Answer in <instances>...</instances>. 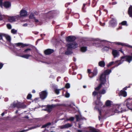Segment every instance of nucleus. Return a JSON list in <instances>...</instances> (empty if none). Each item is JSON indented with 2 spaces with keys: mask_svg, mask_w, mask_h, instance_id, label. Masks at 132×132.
I'll list each match as a JSON object with an SVG mask.
<instances>
[{
  "mask_svg": "<svg viewBox=\"0 0 132 132\" xmlns=\"http://www.w3.org/2000/svg\"><path fill=\"white\" fill-rule=\"evenodd\" d=\"M67 51L65 52V55H68L73 53L72 49H75L78 47V44L75 42H73L68 44L67 45Z\"/></svg>",
  "mask_w": 132,
  "mask_h": 132,
  "instance_id": "obj_1",
  "label": "nucleus"
},
{
  "mask_svg": "<svg viewBox=\"0 0 132 132\" xmlns=\"http://www.w3.org/2000/svg\"><path fill=\"white\" fill-rule=\"evenodd\" d=\"M30 52H32L31 49L30 48H27L23 52L24 53L27 54L23 55H20V56L27 59H28L29 57L32 56V55L30 54Z\"/></svg>",
  "mask_w": 132,
  "mask_h": 132,
  "instance_id": "obj_2",
  "label": "nucleus"
},
{
  "mask_svg": "<svg viewBox=\"0 0 132 132\" xmlns=\"http://www.w3.org/2000/svg\"><path fill=\"white\" fill-rule=\"evenodd\" d=\"M131 55H126L122 56L121 58V60H122V59H125V61L129 63H130L132 61V53L131 54Z\"/></svg>",
  "mask_w": 132,
  "mask_h": 132,
  "instance_id": "obj_3",
  "label": "nucleus"
},
{
  "mask_svg": "<svg viewBox=\"0 0 132 132\" xmlns=\"http://www.w3.org/2000/svg\"><path fill=\"white\" fill-rule=\"evenodd\" d=\"M99 80L100 81V83H102L103 85H104L106 81V76L102 73L100 75Z\"/></svg>",
  "mask_w": 132,
  "mask_h": 132,
  "instance_id": "obj_4",
  "label": "nucleus"
},
{
  "mask_svg": "<svg viewBox=\"0 0 132 132\" xmlns=\"http://www.w3.org/2000/svg\"><path fill=\"white\" fill-rule=\"evenodd\" d=\"M55 13L54 11H52L48 12L47 13L45 14L46 19H50L53 18V15Z\"/></svg>",
  "mask_w": 132,
  "mask_h": 132,
  "instance_id": "obj_5",
  "label": "nucleus"
},
{
  "mask_svg": "<svg viewBox=\"0 0 132 132\" xmlns=\"http://www.w3.org/2000/svg\"><path fill=\"white\" fill-rule=\"evenodd\" d=\"M40 98L42 100L45 99L47 95V93L46 90L43 91L39 93Z\"/></svg>",
  "mask_w": 132,
  "mask_h": 132,
  "instance_id": "obj_6",
  "label": "nucleus"
},
{
  "mask_svg": "<svg viewBox=\"0 0 132 132\" xmlns=\"http://www.w3.org/2000/svg\"><path fill=\"white\" fill-rule=\"evenodd\" d=\"M76 37L74 36H70L67 37L66 38V40L67 42H73L75 41L76 39Z\"/></svg>",
  "mask_w": 132,
  "mask_h": 132,
  "instance_id": "obj_7",
  "label": "nucleus"
},
{
  "mask_svg": "<svg viewBox=\"0 0 132 132\" xmlns=\"http://www.w3.org/2000/svg\"><path fill=\"white\" fill-rule=\"evenodd\" d=\"M27 12L25 10L22 9L20 12V15L21 17H26L27 15Z\"/></svg>",
  "mask_w": 132,
  "mask_h": 132,
  "instance_id": "obj_8",
  "label": "nucleus"
},
{
  "mask_svg": "<svg viewBox=\"0 0 132 132\" xmlns=\"http://www.w3.org/2000/svg\"><path fill=\"white\" fill-rule=\"evenodd\" d=\"M54 51L53 49H48L45 50L44 51L45 54L46 55H49L53 53Z\"/></svg>",
  "mask_w": 132,
  "mask_h": 132,
  "instance_id": "obj_9",
  "label": "nucleus"
},
{
  "mask_svg": "<svg viewBox=\"0 0 132 132\" xmlns=\"http://www.w3.org/2000/svg\"><path fill=\"white\" fill-rule=\"evenodd\" d=\"M11 3L7 1H6L3 3V6L6 9L8 8L11 6Z\"/></svg>",
  "mask_w": 132,
  "mask_h": 132,
  "instance_id": "obj_10",
  "label": "nucleus"
},
{
  "mask_svg": "<svg viewBox=\"0 0 132 132\" xmlns=\"http://www.w3.org/2000/svg\"><path fill=\"white\" fill-rule=\"evenodd\" d=\"M116 20L114 18H112L110 21V25L112 27H115L117 25Z\"/></svg>",
  "mask_w": 132,
  "mask_h": 132,
  "instance_id": "obj_11",
  "label": "nucleus"
},
{
  "mask_svg": "<svg viewBox=\"0 0 132 132\" xmlns=\"http://www.w3.org/2000/svg\"><path fill=\"white\" fill-rule=\"evenodd\" d=\"M126 105L128 108L132 110V101H128L126 103Z\"/></svg>",
  "mask_w": 132,
  "mask_h": 132,
  "instance_id": "obj_12",
  "label": "nucleus"
},
{
  "mask_svg": "<svg viewBox=\"0 0 132 132\" xmlns=\"http://www.w3.org/2000/svg\"><path fill=\"white\" fill-rule=\"evenodd\" d=\"M116 44L118 45H121L122 46H127L128 47L132 48V46H131L129 45H127L125 44V43H122L119 42H116Z\"/></svg>",
  "mask_w": 132,
  "mask_h": 132,
  "instance_id": "obj_13",
  "label": "nucleus"
},
{
  "mask_svg": "<svg viewBox=\"0 0 132 132\" xmlns=\"http://www.w3.org/2000/svg\"><path fill=\"white\" fill-rule=\"evenodd\" d=\"M72 125L69 123H67L64 125L61 126L60 127L61 129H64L69 128L71 127Z\"/></svg>",
  "mask_w": 132,
  "mask_h": 132,
  "instance_id": "obj_14",
  "label": "nucleus"
},
{
  "mask_svg": "<svg viewBox=\"0 0 132 132\" xmlns=\"http://www.w3.org/2000/svg\"><path fill=\"white\" fill-rule=\"evenodd\" d=\"M16 46H21V47L22 48L24 47L25 46H28L29 45L27 44H23V43H19L15 44Z\"/></svg>",
  "mask_w": 132,
  "mask_h": 132,
  "instance_id": "obj_15",
  "label": "nucleus"
},
{
  "mask_svg": "<svg viewBox=\"0 0 132 132\" xmlns=\"http://www.w3.org/2000/svg\"><path fill=\"white\" fill-rule=\"evenodd\" d=\"M98 74V70L96 68H95L92 72V78L96 76Z\"/></svg>",
  "mask_w": 132,
  "mask_h": 132,
  "instance_id": "obj_16",
  "label": "nucleus"
},
{
  "mask_svg": "<svg viewBox=\"0 0 132 132\" xmlns=\"http://www.w3.org/2000/svg\"><path fill=\"white\" fill-rule=\"evenodd\" d=\"M128 13L129 17L132 18V5H130L128 8Z\"/></svg>",
  "mask_w": 132,
  "mask_h": 132,
  "instance_id": "obj_17",
  "label": "nucleus"
},
{
  "mask_svg": "<svg viewBox=\"0 0 132 132\" xmlns=\"http://www.w3.org/2000/svg\"><path fill=\"white\" fill-rule=\"evenodd\" d=\"M118 53V51L116 50H112V54L114 58H115L118 56L119 55Z\"/></svg>",
  "mask_w": 132,
  "mask_h": 132,
  "instance_id": "obj_18",
  "label": "nucleus"
},
{
  "mask_svg": "<svg viewBox=\"0 0 132 132\" xmlns=\"http://www.w3.org/2000/svg\"><path fill=\"white\" fill-rule=\"evenodd\" d=\"M54 107L53 105H48L46 108V110L50 113L52 111V108Z\"/></svg>",
  "mask_w": 132,
  "mask_h": 132,
  "instance_id": "obj_19",
  "label": "nucleus"
},
{
  "mask_svg": "<svg viewBox=\"0 0 132 132\" xmlns=\"http://www.w3.org/2000/svg\"><path fill=\"white\" fill-rule=\"evenodd\" d=\"M111 72V70L108 69L105 70L102 73L106 76L109 75Z\"/></svg>",
  "mask_w": 132,
  "mask_h": 132,
  "instance_id": "obj_20",
  "label": "nucleus"
},
{
  "mask_svg": "<svg viewBox=\"0 0 132 132\" xmlns=\"http://www.w3.org/2000/svg\"><path fill=\"white\" fill-rule=\"evenodd\" d=\"M121 107L120 106H118L116 109L114 110V112L115 113H119L120 112H122V110H121Z\"/></svg>",
  "mask_w": 132,
  "mask_h": 132,
  "instance_id": "obj_21",
  "label": "nucleus"
},
{
  "mask_svg": "<svg viewBox=\"0 0 132 132\" xmlns=\"http://www.w3.org/2000/svg\"><path fill=\"white\" fill-rule=\"evenodd\" d=\"M98 65L102 67H104L105 65V62L103 61H101L98 62Z\"/></svg>",
  "mask_w": 132,
  "mask_h": 132,
  "instance_id": "obj_22",
  "label": "nucleus"
},
{
  "mask_svg": "<svg viewBox=\"0 0 132 132\" xmlns=\"http://www.w3.org/2000/svg\"><path fill=\"white\" fill-rule=\"evenodd\" d=\"M120 94L124 97H126L127 95V92L125 90H121L120 92Z\"/></svg>",
  "mask_w": 132,
  "mask_h": 132,
  "instance_id": "obj_23",
  "label": "nucleus"
},
{
  "mask_svg": "<svg viewBox=\"0 0 132 132\" xmlns=\"http://www.w3.org/2000/svg\"><path fill=\"white\" fill-rule=\"evenodd\" d=\"M26 105L23 103H21L19 102V108L24 109L26 108Z\"/></svg>",
  "mask_w": 132,
  "mask_h": 132,
  "instance_id": "obj_24",
  "label": "nucleus"
},
{
  "mask_svg": "<svg viewBox=\"0 0 132 132\" xmlns=\"http://www.w3.org/2000/svg\"><path fill=\"white\" fill-rule=\"evenodd\" d=\"M102 85H103V84L102 83H100L97 87L95 88V90L96 91H99L100 88L102 87Z\"/></svg>",
  "mask_w": 132,
  "mask_h": 132,
  "instance_id": "obj_25",
  "label": "nucleus"
},
{
  "mask_svg": "<svg viewBox=\"0 0 132 132\" xmlns=\"http://www.w3.org/2000/svg\"><path fill=\"white\" fill-rule=\"evenodd\" d=\"M87 50V47L86 46H82L81 47L80 50L82 52H86Z\"/></svg>",
  "mask_w": 132,
  "mask_h": 132,
  "instance_id": "obj_26",
  "label": "nucleus"
},
{
  "mask_svg": "<svg viewBox=\"0 0 132 132\" xmlns=\"http://www.w3.org/2000/svg\"><path fill=\"white\" fill-rule=\"evenodd\" d=\"M4 37H5L7 41L9 42H10L11 39V37L10 36L4 34Z\"/></svg>",
  "mask_w": 132,
  "mask_h": 132,
  "instance_id": "obj_27",
  "label": "nucleus"
},
{
  "mask_svg": "<svg viewBox=\"0 0 132 132\" xmlns=\"http://www.w3.org/2000/svg\"><path fill=\"white\" fill-rule=\"evenodd\" d=\"M19 102H14L13 104V106L14 108L16 107L18 109H19Z\"/></svg>",
  "mask_w": 132,
  "mask_h": 132,
  "instance_id": "obj_28",
  "label": "nucleus"
},
{
  "mask_svg": "<svg viewBox=\"0 0 132 132\" xmlns=\"http://www.w3.org/2000/svg\"><path fill=\"white\" fill-rule=\"evenodd\" d=\"M8 20L10 22H12L15 21V19L14 16L10 17L9 18Z\"/></svg>",
  "mask_w": 132,
  "mask_h": 132,
  "instance_id": "obj_29",
  "label": "nucleus"
},
{
  "mask_svg": "<svg viewBox=\"0 0 132 132\" xmlns=\"http://www.w3.org/2000/svg\"><path fill=\"white\" fill-rule=\"evenodd\" d=\"M111 101L109 100H107L105 103V105L107 106H110L111 105Z\"/></svg>",
  "mask_w": 132,
  "mask_h": 132,
  "instance_id": "obj_30",
  "label": "nucleus"
},
{
  "mask_svg": "<svg viewBox=\"0 0 132 132\" xmlns=\"http://www.w3.org/2000/svg\"><path fill=\"white\" fill-rule=\"evenodd\" d=\"M98 1V0H93L92 4V7H94L96 5Z\"/></svg>",
  "mask_w": 132,
  "mask_h": 132,
  "instance_id": "obj_31",
  "label": "nucleus"
},
{
  "mask_svg": "<svg viewBox=\"0 0 132 132\" xmlns=\"http://www.w3.org/2000/svg\"><path fill=\"white\" fill-rule=\"evenodd\" d=\"M87 73H88L89 77L90 78H92V72L90 69H87Z\"/></svg>",
  "mask_w": 132,
  "mask_h": 132,
  "instance_id": "obj_32",
  "label": "nucleus"
},
{
  "mask_svg": "<svg viewBox=\"0 0 132 132\" xmlns=\"http://www.w3.org/2000/svg\"><path fill=\"white\" fill-rule=\"evenodd\" d=\"M51 125V123L50 122H48L46 124H45V125H43L42 127H41L42 128H45L47 127L48 126H50Z\"/></svg>",
  "mask_w": 132,
  "mask_h": 132,
  "instance_id": "obj_33",
  "label": "nucleus"
},
{
  "mask_svg": "<svg viewBox=\"0 0 132 132\" xmlns=\"http://www.w3.org/2000/svg\"><path fill=\"white\" fill-rule=\"evenodd\" d=\"M95 45L97 47H102V45L101 42H97L95 43Z\"/></svg>",
  "mask_w": 132,
  "mask_h": 132,
  "instance_id": "obj_34",
  "label": "nucleus"
},
{
  "mask_svg": "<svg viewBox=\"0 0 132 132\" xmlns=\"http://www.w3.org/2000/svg\"><path fill=\"white\" fill-rule=\"evenodd\" d=\"M35 17L34 16V14L33 13H31L29 16V18L30 19H34Z\"/></svg>",
  "mask_w": 132,
  "mask_h": 132,
  "instance_id": "obj_35",
  "label": "nucleus"
},
{
  "mask_svg": "<svg viewBox=\"0 0 132 132\" xmlns=\"http://www.w3.org/2000/svg\"><path fill=\"white\" fill-rule=\"evenodd\" d=\"M99 92V93L101 94H104L106 92L105 90L104 89H103L102 90H100Z\"/></svg>",
  "mask_w": 132,
  "mask_h": 132,
  "instance_id": "obj_36",
  "label": "nucleus"
},
{
  "mask_svg": "<svg viewBox=\"0 0 132 132\" xmlns=\"http://www.w3.org/2000/svg\"><path fill=\"white\" fill-rule=\"evenodd\" d=\"M115 63L116 65L114 66L113 67V68H114L116 67H117L118 66L121 64L120 62H119V61H116L115 62Z\"/></svg>",
  "mask_w": 132,
  "mask_h": 132,
  "instance_id": "obj_37",
  "label": "nucleus"
},
{
  "mask_svg": "<svg viewBox=\"0 0 132 132\" xmlns=\"http://www.w3.org/2000/svg\"><path fill=\"white\" fill-rule=\"evenodd\" d=\"M64 88H62L60 89H56L55 90V93L57 94H58L60 93V91L62 89H63Z\"/></svg>",
  "mask_w": 132,
  "mask_h": 132,
  "instance_id": "obj_38",
  "label": "nucleus"
},
{
  "mask_svg": "<svg viewBox=\"0 0 132 132\" xmlns=\"http://www.w3.org/2000/svg\"><path fill=\"white\" fill-rule=\"evenodd\" d=\"M98 93L97 94L96 96L97 98V99L100 100L102 97L101 94L99 93V92H98Z\"/></svg>",
  "mask_w": 132,
  "mask_h": 132,
  "instance_id": "obj_39",
  "label": "nucleus"
},
{
  "mask_svg": "<svg viewBox=\"0 0 132 132\" xmlns=\"http://www.w3.org/2000/svg\"><path fill=\"white\" fill-rule=\"evenodd\" d=\"M120 23L123 26H127L128 25L127 24V21H122Z\"/></svg>",
  "mask_w": 132,
  "mask_h": 132,
  "instance_id": "obj_40",
  "label": "nucleus"
},
{
  "mask_svg": "<svg viewBox=\"0 0 132 132\" xmlns=\"http://www.w3.org/2000/svg\"><path fill=\"white\" fill-rule=\"evenodd\" d=\"M86 5V4H84L82 7V11L84 12H85L86 11V8L85 7Z\"/></svg>",
  "mask_w": 132,
  "mask_h": 132,
  "instance_id": "obj_41",
  "label": "nucleus"
},
{
  "mask_svg": "<svg viewBox=\"0 0 132 132\" xmlns=\"http://www.w3.org/2000/svg\"><path fill=\"white\" fill-rule=\"evenodd\" d=\"M102 50L103 51H108L109 50V48L107 46H104V47L102 49Z\"/></svg>",
  "mask_w": 132,
  "mask_h": 132,
  "instance_id": "obj_42",
  "label": "nucleus"
},
{
  "mask_svg": "<svg viewBox=\"0 0 132 132\" xmlns=\"http://www.w3.org/2000/svg\"><path fill=\"white\" fill-rule=\"evenodd\" d=\"M98 92L94 91L92 93V95L93 96L95 97L96 96H97V94L98 93Z\"/></svg>",
  "mask_w": 132,
  "mask_h": 132,
  "instance_id": "obj_43",
  "label": "nucleus"
},
{
  "mask_svg": "<svg viewBox=\"0 0 132 132\" xmlns=\"http://www.w3.org/2000/svg\"><path fill=\"white\" fill-rule=\"evenodd\" d=\"M70 96V94L67 91H66L65 95V97L67 98H68Z\"/></svg>",
  "mask_w": 132,
  "mask_h": 132,
  "instance_id": "obj_44",
  "label": "nucleus"
},
{
  "mask_svg": "<svg viewBox=\"0 0 132 132\" xmlns=\"http://www.w3.org/2000/svg\"><path fill=\"white\" fill-rule=\"evenodd\" d=\"M17 32V30L14 29H13L11 30V32L13 34H16Z\"/></svg>",
  "mask_w": 132,
  "mask_h": 132,
  "instance_id": "obj_45",
  "label": "nucleus"
},
{
  "mask_svg": "<svg viewBox=\"0 0 132 132\" xmlns=\"http://www.w3.org/2000/svg\"><path fill=\"white\" fill-rule=\"evenodd\" d=\"M96 104L100 106H102L103 105L102 103L100 100L98 101V103L96 102Z\"/></svg>",
  "mask_w": 132,
  "mask_h": 132,
  "instance_id": "obj_46",
  "label": "nucleus"
},
{
  "mask_svg": "<svg viewBox=\"0 0 132 132\" xmlns=\"http://www.w3.org/2000/svg\"><path fill=\"white\" fill-rule=\"evenodd\" d=\"M70 87V84L69 83H67L65 85V87L67 89L69 88Z\"/></svg>",
  "mask_w": 132,
  "mask_h": 132,
  "instance_id": "obj_47",
  "label": "nucleus"
},
{
  "mask_svg": "<svg viewBox=\"0 0 132 132\" xmlns=\"http://www.w3.org/2000/svg\"><path fill=\"white\" fill-rule=\"evenodd\" d=\"M114 63V62H113V61L111 62H110L109 64H108L107 65V66L108 67H109L111 66V65H112Z\"/></svg>",
  "mask_w": 132,
  "mask_h": 132,
  "instance_id": "obj_48",
  "label": "nucleus"
},
{
  "mask_svg": "<svg viewBox=\"0 0 132 132\" xmlns=\"http://www.w3.org/2000/svg\"><path fill=\"white\" fill-rule=\"evenodd\" d=\"M32 95L30 94H29L28 95L27 98V99H30L32 97Z\"/></svg>",
  "mask_w": 132,
  "mask_h": 132,
  "instance_id": "obj_49",
  "label": "nucleus"
},
{
  "mask_svg": "<svg viewBox=\"0 0 132 132\" xmlns=\"http://www.w3.org/2000/svg\"><path fill=\"white\" fill-rule=\"evenodd\" d=\"M75 117L77 121H78L80 119L79 115H76Z\"/></svg>",
  "mask_w": 132,
  "mask_h": 132,
  "instance_id": "obj_50",
  "label": "nucleus"
},
{
  "mask_svg": "<svg viewBox=\"0 0 132 132\" xmlns=\"http://www.w3.org/2000/svg\"><path fill=\"white\" fill-rule=\"evenodd\" d=\"M6 26L7 28L9 29H11L12 28L11 26L10 23L7 24Z\"/></svg>",
  "mask_w": 132,
  "mask_h": 132,
  "instance_id": "obj_51",
  "label": "nucleus"
},
{
  "mask_svg": "<svg viewBox=\"0 0 132 132\" xmlns=\"http://www.w3.org/2000/svg\"><path fill=\"white\" fill-rule=\"evenodd\" d=\"M72 71H74L75 70H76L77 69V67L76 66H73L72 67Z\"/></svg>",
  "mask_w": 132,
  "mask_h": 132,
  "instance_id": "obj_52",
  "label": "nucleus"
},
{
  "mask_svg": "<svg viewBox=\"0 0 132 132\" xmlns=\"http://www.w3.org/2000/svg\"><path fill=\"white\" fill-rule=\"evenodd\" d=\"M74 117H71L69 118V119L68 120L71 121H73L74 120Z\"/></svg>",
  "mask_w": 132,
  "mask_h": 132,
  "instance_id": "obj_53",
  "label": "nucleus"
},
{
  "mask_svg": "<svg viewBox=\"0 0 132 132\" xmlns=\"http://www.w3.org/2000/svg\"><path fill=\"white\" fill-rule=\"evenodd\" d=\"M3 0H0V7H3Z\"/></svg>",
  "mask_w": 132,
  "mask_h": 132,
  "instance_id": "obj_54",
  "label": "nucleus"
},
{
  "mask_svg": "<svg viewBox=\"0 0 132 132\" xmlns=\"http://www.w3.org/2000/svg\"><path fill=\"white\" fill-rule=\"evenodd\" d=\"M4 34H0V40L2 39V36H4Z\"/></svg>",
  "mask_w": 132,
  "mask_h": 132,
  "instance_id": "obj_55",
  "label": "nucleus"
},
{
  "mask_svg": "<svg viewBox=\"0 0 132 132\" xmlns=\"http://www.w3.org/2000/svg\"><path fill=\"white\" fill-rule=\"evenodd\" d=\"M4 64L0 62V69H1L3 66Z\"/></svg>",
  "mask_w": 132,
  "mask_h": 132,
  "instance_id": "obj_56",
  "label": "nucleus"
},
{
  "mask_svg": "<svg viewBox=\"0 0 132 132\" xmlns=\"http://www.w3.org/2000/svg\"><path fill=\"white\" fill-rule=\"evenodd\" d=\"M117 3V2L116 1H114L112 2L111 3V4L112 5H114L116 4Z\"/></svg>",
  "mask_w": 132,
  "mask_h": 132,
  "instance_id": "obj_57",
  "label": "nucleus"
},
{
  "mask_svg": "<svg viewBox=\"0 0 132 132\" xmlns=\"http://www.w3.org/2000/svg\"><path fill=\"white\" fill-rule=\"evenodd\" d=\"M70 4V3H67L65 4V6L66 7H67Z\"/></svg>",
  "mask_w": 132,
  "mask_h": 132,
  "instance_id": "obj_58",
  "label": "nucleus"
},
{
  "mask_svg": "<svg viewBox=\"0 0 132 132\" xmlns=\"http://www.w3.org/2000/svg\"><path fill=\"white\" fill-rule=\"evenodd\" d=\"M34 19H35V22L36 23H38L39 22V21L38 19H36L35 18Z\"/></svg>",
  "mask_w": 132,
  "mask_h": 132,
  "instance_id": "obj_59",
  "label": "nucleus"
},
{
  "mask_svg": "<svg viewBox=\"0 0 132 132\" xmlns=\"http://www.w3.org/2000/svg\"><path fill=\"white\" fill-rule=\"evenodd\" d=\"M122 26H120L118 28H117V30H118L119 29H122Z\"/></svg>",
  "mask_w": 132,
  "mask_h": 132,
  "instance_id": "obj_60",
  "label": "nucleus"
},
{
  "mask_svg": "<svg viewBox=\"0 0 132 132\" xmlns=\"http://www.w3.org/2000/svg\"><path fill=\"white\" fill-rule=\"evenodd\" d=\"M100 116H98V119H99V120H100V119H101V117H100L101 111H100Z\"/></svg>",
  "mask_w": 132,
  "mask_h": 132,
  "instance_id": "obj_61",
  "label": "nucleus"
},
{
  "mask_svg": "<svg viewBox=\"0 0 132 132\" xmlns=\"http://www.w3.org/2000/svg\"><path fill=\"white\" fill-rule=\"evenodd\" d=\"M28 26V24L27 23H25V24H23L22 25V26H23L26 27V26Z\"/></svg>",
  "mask_w": 132,
  "mask_h": 132,
  "instance_id": "obj_62",
  "label": "nucleus"
},
{
  "mask_svg": "<svg viewBox=\"0 0 132 132\" xmlns=\"http://www.w3.org/2000/svg\"><path fill=\"white\" fill-rule=\"evenodd\" d=\"M3 20V18L1 15H0V20Z\"/></svg>",
  "mask_w": 132,
  "mask_h": 132,
  "instance_id": "obj_63",
  "label": "nucleus"
},
{
  "mask_svg": "<svg viewBox=\"0 0 132 132\" xmlns=\"http://www.w3.org/2000/svg\"><path fill=\"white\" fill-rule=\"evenodd\" d=\"M27 130H23L20 131L19 132H25Z\"/></svg>",
  "mask_w": 132,
  "mask_h": 132,
  "instance_id": "obj_64",
  "label": "nucleus"
}]
</instances>
